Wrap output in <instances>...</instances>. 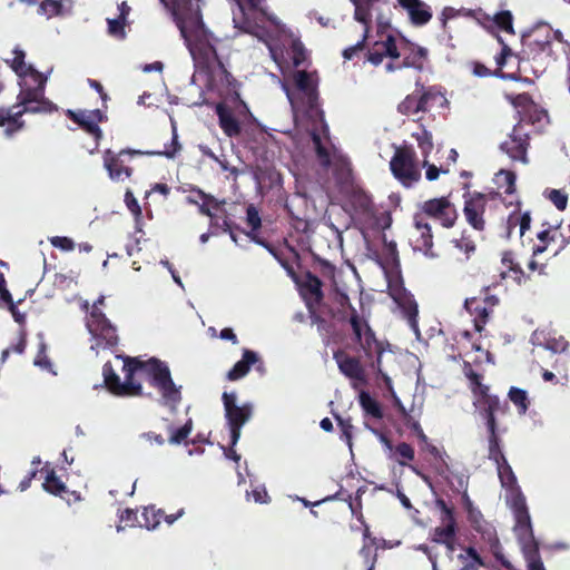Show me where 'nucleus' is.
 <instances>
[{"instance_id": "1", "label": "nucleus", "mask_w": 570, "mask_h": 570, "mask_svg": "<svg viewBox=\"0 0 570 570\" xmlns=\"http://www.w3.org/2000/svg\"><path fill=\"white\" fill-rule=\"evenodd\" d=\"M160 2L170 11L196 65L207 72L218 69L225 82L233 86L236 79L218 56L217 46L220 40L204 23L200 0H160Z\"/></svg>"}, {"instance_id": "2", "label": "nucleus", "mask_w": 570, "mask_h": 570, "mask_svg": "<svg viewBox=\"0 0 570 570\" xmlns=\"http://www.w3.org/2000/svg\"><path fill=\"white\" fill-rule=\"evenodd\" d=\"M119 357L124 360L122 372L125 381L121 382V384L128 383L136 387L132 390V393L126 395V397L142 395V385L134 379L136 372L142 371L147 374L149 384L159 391L163 404L168 406L171 411L177 410L181 401L180 386H177L173 381L170 370L166 363L158 358L140 361L130 356Z\"/></svg>"}, {"instance_id": "3", "label": "nucleus", "mask_w": 570, "mask_h": 570, "mask_svg": "<svg viewBox=\"0 0 570 570\" xmlns=\"http://www.w3.org/2000/svg\"><path fill=\"white\" fill-rule=\"evenodd\" d=\"M385 57L392 59V61L385 66L389 72L405 68L422 71L424 69V62L428 59V50L407 40H404V46L399 48L394 36L386 35L384 39L375 41L367 49L366 53L367 61L373 66L381 65Z\"/></svg>"}, {"instance_id": "4", "label": "nucleus", "mask_w": 570, "mask_h": 570, "mask_svg": "<svg viewBox=\"0 0 570 570\" xmlns=\"http://www.w3.org/2000/svg\"><path fill=\"white\" fill-rule=\"evenodd\" d=\"M337 302L342 307L347 306L351 309L348 322L355 336V341L360 344L365 356L372 360L371 367L383 380L385 385L392 390V380L383 372L382 368V355L385 352L383 343L376 338L375 333L370 327L367 321L361 317L357 311L351 305L347 294L340 293Z\"/></svg>"}, {"instance_id": "5", "label": "nucleus", "mask_w": 570, "mask_h": 570, "mask_svg": "<svg viewBox=\"0 0 570 570\" xmlns=\"http://www.w3.org/2000/svg\"><path fill=\"white\" fill-rule=\"evenodd\" d=\"M558 55L549 40V32L544 33L540 28L534 29L522 43V50L518 52L519 69L528 63L534 76L542 75L554 62Z\"/></svg>"}, {"instance_id": "6", "label": "nucleus", "mask_w": 570, "mask_h": 570, "mask_svg": "<svg viewBox=\"0 0 570 570\" xmlns=\"http://www.w3.org/2000/svg\"><path fill=\"white\" fill-rule=\"evenodd\" d=\"M180 148L181 147L178 142V136L176 129L174 128L171 141L169 145L166 144L163 150L146 151L145 154L173 158L180 150ZM142 154V151L134 149H122L119 153H114L112 150L107 149L104 153V166L112 180H124L125 178H130L134 173V168L130 166L134 157Z\"/></svg>"}, {"instance_id": "7", "label": "nucleus", "mask_w": 570, "mask_h": 570, "mask_svg": "<svg viewBox=\"0 0 570 570\" xmlns=\"http://www.w3.org/2000/svg\"><path fill=\"white\" fill-rule=\"evenodd\" d=\"M511 509L515 519L513 531L519 543L521 544L527 564L542 561L539 552V543L537 542L533 534L525 497L520 490H518V492L512 498Z\"/></svg>"}, {"instance_id": "8", "label": "nucleus", "mask_w": 570, "mask_h": 570, "mask_svg": "<svg viewBox=\"0 0 570 570\" xmlns=\"http://www.w3.org/2000/svg\"><path fill=\"white\" fill-rule=\"evenodd\" d=\"M390 170L397 181L411 188L421 180L417 156L411 145L396 146L390 160Z\"/></svg>"}, {"instance_id": "9", "label": "nucleus", "mask_w": 570, "mask_h": 570, "mask_svg": "<svg viewBox=\"0 0 570 570\" xmlns=\"http://www.w3.org/2000/svg\"><path fill=\"white\" fill-rule=\"evenodd\" d=\"M413 217L422 222L429 219L439 223L444 228H452L458 219V212L449 197H435L421 203Z\"/></svg>"}, {"instance_id": "10", "label": "nucleus", "mask_w": 570, "mask_h": 570, "mask_svg": "<svg viewBox=\"0 0 570 570\" xmlns=\"http://www.w3.org/2000/svg\"><path fill=\"white\" fill-rule=\"evenodd\" d=\"M236 399L237 396L234 392H224L222 395L225 419L229 429L230 443L233 446L239 441L242 429L252 419L254 412L252 403L246 402L242 405H237Z\"/></svg>"}, {"instance_id": "11", "label": "nucleus", "mask_w": 570, "mask_h": 570, "mask_svg": "<svg viewBox=\"0 0 570 570\" xmlns=\"http://www.w3.org/2000/svg\"><path fill=\"white\" fill-rule=\"evenodd\" d=\"M294 83L302 95V102L305 107V114L314 121L324 122V111L318 102V79L316 73L305 70H297L294 73Z\"/></svg>"}, {"instance_id": "12", "label": "nucleus", "mask_w": 570, "mask_h": 570, "mask_svg": "<svg viewBox=\"0 0 570 570\" xmlns=\"http://www.w3.org/2000/svg\"><path fill=\"white\" fill-rule=\"evenodd\" d=\"M86 327L94 340L92 350H110L118 345L117 327L104 312H89Z\"/></svg>"}, {"instance_id": "13", "label": "nucleus", "mask_w": 570, "mask_h": 570, "mask_svg": "<svg viewBox=\"0 0 570 570\" xmlns=\"http://www.w3.org/2000/svg\"><path fill=\"white\" fill-rule=\"evenodd\" d=\"M444 99L433 87L425 88L416 82L415 90L407 95L397 106V111L404 116H414L426 112L436 100Z\"/></svg>"}, {"instance_id": "14", "label": "nucleus", "mask_w": 570, "mask_h": 570, "mask_svg": "<svg viewBox=\"0 0 570 570\" xmlns=\"http://www.w3.org/2000/svg\"><path fill=\"white\" fill-rule=\"evenodd\" d=\"M530 147V134L523 121L513 126L505 140L500 144V150L512 161L527 165L529 163L528 149Z\"/></svg>"}, {"instance_id": "15", "label": "nucleus", "mask_w": 570, "mask_h": 570, "mask_svg": "<svg viewBox=\"0 0 570 570\" xmlns=\"http://www.w3.org/2000/svg\"><path fill=\"white\" fill-rule=\"evenodd\" d=\"M501 200L500 193L492 191L489 194L474 193L469 195L464 200L463 214L466 222L479 232L484 230L485 220L484 213L490 202L499 203Z\"/></svg>"}, {"instance_id": "16", "label": "nucleus", "mask_w": 570, "mask_h": 570, "mask_svg": "<svg viewBox=\"0 0 570 570\" xmlns=\"http://www.w3.org/2000/svg\"><path fill=\"white\" fill-rule=\"evenodd\" d=\"M333 358L335 360L340 372L347 379L360 385H365L367 383L365 370L360 358L351 356L343 350L334 351ZM354 386H356V384H354Z\"/></svg>"}, {"instance_id": "17", "label": "nucleus", "mask_w": 570, "mask_h": 570, "mask_svg": "<svg viewBox=\"0 0 570 570\" xmlns=\"http://www.w3.org/2000/svg\"><path fill=\"white\" fill-rule=\"evenodd\" d=\"M413 225L415 228V235L412 239L413 249L415 252H421L429 258L439 257V253L435 252L433 247V234L430 223L422 222L421 218L417 219L413 217Z\"/></svg>"}, {"instance_id": "18", "label": "nucleus", "mask_w": 570, "mask_h": 570, "mask_svg": "<svg viewBox=\"0 0 570 570\" xmlns=\"http://www.w3.org/2000/svg\"><path fill=\"white\" fill-rule=\"evenodd\" d=\"M41 472L46 473V478L42 483V488L46 492L60 497L61 499H66L68 502H76L80 500V494L77 491L68 490L65 482L56 474L53 469L49 468L48 464L41 469Z\"/></svg>"}, {"instance_id": "19", "label": "nucleus", "mask_w": 570, "mask_h": 570, "mask_svg": "<svg viewBox=\"0 0 570 570\" xmlns=\"http://www.w3.org/2000/svg\"><path fill=\"white\" fill-rule=\"evenodd\" d=\"M397 4L407 13L414 27H423L432 19L431 7L422 0H396Z\"/></svg>"}, {"instance_id": "20", "label": "nucleus", "mask_w": 570, "mask_h": 570, "mask_svg": "<svg viewBox=\"0 0 570 570\" xmlns=\"http://www.w3.org/2000/svg\"><path fill=\"white\" fill-rule=\"evenodd\" d=\"M69 118L79 125L86 132L99 140L102 136L99 122L102 121L104 115L99 109L90 111H69Z\"/></svg>"}, {"instance_id": "21", "label": "nucleus", "mask_w": 570, "mask_h": 570, "mask_svg": "<svg viewBox=\"0 0 570 570\" xmlns=\"http://www.w3.org/2000/svg\"><path fill=\"white\" fill-rule=\"evenodd\" d=\"M256 364L257 371H264V364L258 354L252 350L245 348L242 358L227 372L226 379L228 381H238L248 374L250 366Z\"/></svg>"}, {"instance_id": "22", "label": "nucleus", "mask_w": 570, "mask_h": 570, "mask_svg": "<svg viewBox=\"0 0 570 570\" xmlns=\"http://www.w3.org/2000/svg\"><path fill=\"white\" fill-rule=\"evenodd\" d=\"M501 264L504 267L501 272L502 278H511L519 286L530 281V274L523 271L512 250H504L501 254Z\"/></svg>"}, {"instance_id": "23", "label": "nucleus", "mask_w": 570, "mask_h": 570, "mask_svg": "<svg viewBox=\"0 0 570 570\" xmlns=\"http://www.w3.org/2000/svg\"><path fill=\"white\" fill-rule=\"evenodd\" d=\"M322 285V281L316 275L311 272L305 273L303 281L299 283V288L308 309L313 308V304H321L323 301Z\"/></svg>"}, {"instance_id": "24", "label": "nucleus", "mask_w": 570, "mask_h": 570, "mask_svg": "<svg viewBox=\"0 0 570 570\" xmlns=\"http://www.w3.org/2000/svg\"><path fill=\"white\" fill-rule=\"evenodd\" d=\"M32 71L35 72V75L29 77L35 82V86L22 88L17 97V100H19L21 105H28L30 102H37L38 100L47 99L45 97L47 77H45L38 70Z\"/></svg>"}, {"instance_id": "25", "label": "nucleus", "mask_w": 570, "mask_h": 570, "mask_svg": "<svg viewBox=\"0 0 570 570\" xmlns=\"http://www.w3.org/2000/svg\"><path fill=\"white\" fill-rule=\"evenodd\" d=\"M104 385L115 396L126 397L135 389L130 384H121L119 375L115 372L110 362L102 366Z\"/></svg>"}, {"instance_id": "26", "label": "nucleus", "mask_w": 570, "mask_h": 570, "mask_svg": "<svg viewBox=\"0 0 570 570\" xmlns=\"http://www.w3.org/2000/svg\"><path fill=\"white\" fill-rule=\"evenodd\" d=\"M215 111L219 127L227 137L233 138L240 135L242 126L229 107L220 102L217 104Z\"/></svg>"}, {"instance_id": "27", "label": "nucleus", "mask_w": 570, "mask_h": 570, "mask_svg": "<svg viewBox=\"0 0 570 570\" xmlns=\"http://www.w3.org/2000/svg\"><path fill=\"white\" fill-rule=\"evenodd\" d=\"M464 307L473 316L475 331L481 333L491 315L487 303L481 301V297H471L465 299Z\"/></svg>"}, {"instance_id": "28", "label": "nucleus", "mask_w": 570, "mask_h": 570, "mask_svg": "<svg viewBox=\"0 0 570 570\" xmlns=\"http://www.w3.org/2000/svg\"><path fill=\"white\" fill-rule=\"evenodd\" d=\"M463 373L469 380V387L476 401L492 396L489 393L490 387L483 383V375L475 372L469 362H464Z\"/></svg>"}, {"instance_id": "29", "label": "nucleus", "mask_w": 570, "mask_h": 570, "mask_svg": "<svg viewBox=\"0 0 570 570\" xmlns=\"http://www.w3.org/2000/svg\"><path fill=\"white\" fill-rule=\"evenodd\" d=\"M478 402L483 405L481 414L485 420L487 430L497 431L495 413L501 410L500 399L497 395H492Z\"/></svg>"}, {"instance_id": "30", "label": "nucleus", "mask_w": 570, "mask_h": 570, "mask_svg": "<svg viewBox=\"0 0 570 570\" xmlns=\"http://www.w3.org/2000/svg\"><path fill=\"white\" fill-rule=\"evenodd\" d=\"M472 73L479 78L497 77L502 80H521V75L517 72H504L503 70H491L485 65L479 61L470 62Z\"/></svg>"}, {"instance_id": "31", "label": "nucleus", "mask_w": 570, "mask_h": 570, "mask_svg": "<svg viewBox=\"0 0 570 570\" xmlns=\"http://www.w3.org/2000/svg\"><path fill=\"white\" fill-rule=\"evenodd\" d=\"M4 135L12 137L26 127L24 120L10 116V108L0 107V127L6 126Z\"/></svg>"}, {"instance_id": "32", "label": "nucleus", "mask_w": 570, "mask_h": 570, "mask_svg": "<svg viewBox=\"0 0 570 570\" xmlns=\"http://www.w3.org/2000/svg\"><path fill=\"white\" fill-rule=\"evenodd\" d=\"M354 7V19L361 23H365L370 20L371 11L375 3L382 2L387 4L389 0H350Z\"/></svg>"}, {"instance_id": "33", "label": "nucleus", "mask_w": 570, "mask_h": 570, "mask_svg": "<svg viewBox=\"0 0 570 570\" xmlns=\"http://www.w3.org/2000/svg\"><path fill=\"white\" fill-rule=\"evenodd\" d=\"M517 175L512 170L501 169L495 174L494 184L499 190H503L507 195L515 193Z\"/></svg>"}, {"instance_id": "34", "label": "nucleus", "mask_w": 570, "mask_h": 570, "mask_svg": "<svg viewBox=\"0 0 570 570\" xmlns=\"http://www.w3.org/2000/svg\"><path fill=\"white\" fill-rule=\"evenodd\" d=\"M442 525L434 529L433 541L436 543L446 542L449 539L456 538V520L442 519Z\"/></svg>"}, {"instance_id": "35", "label": "nucleus", "mask_w": 570, "mask_h": 570, "mask_svg": "<svg viewBox=\"0 0 570 570\" xmlns=\"http://www.w3.org/2000/svg\"><path fill=\"white\" fill-rule=\"evenodd\" d=\"M14 58L12 59L10 67L20 78H26L35 75L32 70H36L31 65H27L24 61L26 53L20 48H14Z\"/></svg>"}, {"instance_id": "36", "label": "nucleus", "mask_w": 570, "mask_h": 570, "mask_svg": "<svg viewBox=\"0 0 570 570\" xmlns=\"http://www.w3.org/2000/svg\"><path fill=\"white\" fill-rule=\"evenodd\" d=\"M488 458L489 460L493 461L494 463H505V456L501 449V439L499 436L498 430L497 431H488Z\"/></svg>"}, {"instance_id": "37", "label": "nucleus", "mask_w": 570, "mask_h": 570, "mask_svg": "<svg viewBox=\"0 0 570 570\" xmlns=\"http://www.w3.org/2000/svg\"><path fill=\"white\" fill-rule=\"evenodd\" d=\"M358 401L364 412L374 419L381 420L384 415L381 404L370 393L362 391Z\"/></svg>"}, {"instance_id": "38", "label": "nucleus", "mask_w": 570, "mask_h": 570, "mask_svg": "<svg viewBox=\"0 0 570 570\" xmlns=\"http://www.w3.org/2000/svg\"><path fill=\"white\" fill-rule=\"evenodd\" d=\"M509 400L515 405L520 415H524L530 406V400L525 390L512 386L508 392Z\"/></svg>"}, {"instance_id": "39", "label": "nucleus", "mask_w": 570, "mask_h": 570, "mask_svg": "<svg viewBox=\"0 0 570 570\" xmlns=\"http://www.w3.org/2000/svg\"><path fill=\"white\" fill-rule=\"evenodd\" d=\"M311 137H312V141L314 145L316 158H317L320 165L324 169H328L332 165V158H331L330 150L323 145L321 136L316 131H313Z\"/></svg>"}, {"instance_id": "40", "label": "nucleus", "mask_w": 570, "mask_h": 570, "mask_svg": "<svg viewBox=\"0 0 570 570\" xmlns=\"http://www.w3.org/2000/svg\"><path fill=\"white\" fill-rule=\"evenodd\" d=\"M309 311V318L313 324L317 326V332L323 337L324 343L327 345L330 343V336L333 333L334 325L322 317L318 313H316L313 308Z\"/></svg>"}, {"instance_id": "41", "label": "nucleus", "mask_w": 570, "mask_h": 570, "mask_svg": "<svg viewBox=\"0 0 570 570\" xmlns=\"http://www.w3.org/2000/svg\"><path fill=\"white\" fill-rule=\"evenodd\" d=\"M557 233L558 232L556 228H548V229L539 232L537 234L539 244H537L532 247L533 256H539L542 253H544L548 249V246L551 243L556 242Z\"/></svg>"}, {"instance_id": "42", "label": "nucleus", "mask_w": 570, "mask_h": 570, "mask_svg": "<svg viewBox=\"0 0 570 570\" xmlns=\"http://www.w3.org/2000/svg\"><path fill=\"white\" fill-rule=\"evenodd\" d=\"M412 137L416 140L423 158H428L434 147L432 134L422 127L420 131L413 132Z\"/></svg>"}, {"instance_id": "43", "label": "nucleus", "mask_w": 570, "mask_h": 570, "mask_svg": "<svg viewBox=\"0 0 570 570\" xmlns=\"http://www.w3.org/2000/svg\"><path fill=\"white\" fill-rule=\"evenodd\" d=\"M372 22V14L370 16V20L364 24V32L362 39L357 41L355 45L350 46L343 50V57L345 60H352L358 52L363 51L366 47V40L368 38L370 27Z\"/></svg>"}, {"instance_id": "44", "label": "nucleus", "mask_w": 570, "mask_h": 570, "mask_svg": "<svg viewBox=\"0 0 570 570\" xmlns=\"http://www.w3.org/2000/svg\"><path fill=\"white\" fill-rule=\"evenodd\" d=\"M452 244L455 248L465 254L466 259H469L476 250V244L466 230H463L459 238H454Z\"/></svg>"}, {"instance_id": "45", "label": "nucleus", "mask_w": 570, "mask_h": 570, "mask_svg": "<svg viewBox=\"0 0 570 570\" xmlns=\"http://www.w3.org/2000/svg\"><path fill=\"white\" fill-rule=\"evenodd\" d=\"M193 191L196 193L198 198L203 202L202 204L198 203L197 205L199 213L213 218L214 214L212 212V207L217 209L219 206L216 199L213 196L205 194L202 189L197 188L193 189Z\"/></svg>"}, {"instance_id": "46", "label": "nucleus", "mask_w": 570, "mask_h": 570, "mask_svg": "<svg viewBox=\"0 0 570 570\" xmlns=\"http://www.w3.org/2000/svg\"><path fill=\"white\" fill-rule=\"evenodd\" d=\"M159 514H164L161 509H156L154 505L146 507L141 513L142 522L140 527H146L148 530L155 529L159 525Z\"/></svg>"}, {"instance_id": "47", "label": "nucleus", "mask_w": 570, "mask_h": 570, "mask_svg": "<svg viewBox=\"0 0 570 570\" xmlns=\"http://www.w3.org/2000/svg\"><path fill=\"white\" fill-rule=\"evenodd\" d=\"M394 455L397 463L402 466H405L409 464V462L414 460L415 452L411 444L401 442L394 448Z\"/></svg>"}, {"instance_id": "48", "label": "nucleus", "mask_w": 570, "mask_h": 570, "mask_svg": "<svg viewBox=\"0 0 570 570\" xmlns=\"http://www.w3.org/2000/svg\"><path fill=\"white\" fill-rule=\"evenodd\" d=\"M495 465L502 485L511 489L517 487V476L508 461L505 460V463H495Z\"/></svg>"}, {"instance_id": "49", "label": "nucleus", "mask_w": 570, "mask_h": 570, "mask_svg": "<svg viewBox=\"0 0 570 570\" xmlns=\"http://www.w3.org/2000/svg\"><path fill=\"white\" fill-rule=\"evenodd\" d=\"M399 409H400V412L402 413L403 417H404V421H405V424L409 429H411L414 434L417 436V439L423 442V443H426L428 442V436L426 434L424 433L421 424L415 421L405 410V407L399 403Z\"/></svg>"}, {"instance_id": "50", "label": "nucleus", "mask_w": 570, "mask_h": 570, "mask_svg": "<svg viewBox=\"0 0 570 570\" xmlns=\"http://www.w3.org/2000/svg\"><path fill=\"white\" fill-rule=\"evenodd\" d=\"M553 357L552 368L559 375V377L567 382L568 381V368L570 363V355H551Z\"/></svg>"}, {"instance_id": "51", "label": "nucleus", "mask_w": 570, "mask_h": 570, "mask_svg": "<svg viewBox=\"0 0 570 570\" xmlns=\"http://www.w3.org/2000/svg\"><path fill=\"white\" fill-rule=\"evenodd\" d=\"M498 40L501 43V50L498 55L494 56V60L497 63L495 70H503V67L507 65L509 58H517L518 52H513V50L502 40L500 36H498Z\"/></svg>"}, {"instance_id": "52", "label": "nucleus", "mask_w": 570, "mask_h": 570, "mask_svg": "<svg viewBox=\"0 0 570 570\" xmlns=\"http://www.w3.org/2000/svg\"><path fill=\"white\" fill-rule=\"evenodd\" d=\"M546 347L552 352L551 355H569L566 353L569 347V342L563 336L547 338Z\"/></svg>"}, {"instance_id": "53", "label": "nucleus", "mask_w": 570, "mask_h": 570, "mask_svg": "<svg viewBox=\"0 0 570 570\" xmlns=\"http://www.w3.org/2000/svg\"><path fill=\"white\" fill-rule=\"evenodd\" d=\"M494 23L497 24V27L500 30L505 31V32L511 33V35H514L513 17H512V13L510 11L504 10V11L498 12L494 16Z\"/></svg>"}, {"instance_id": "54", "label": "nucleus", "mask_w": 570, "mask_h": 570, "mask_svg": "<svg viewBox=\"0 0 570 570\" xmlns=\"http://www.w3.org/2000/svg\"><path fill=\"white\" fill-rule=\"evenodd\" d=\"M256 243L264 246L279 262V264L284 267V269L293 279H297L293 265L288 263L286 259H283L278 255L277 250L268 242L264 239H256Z\"/></svg>"}, {"instance_id": "55", "label": "nucleus", "mask_w": 570, "mask_h": 570, "mask_svg": "<svg viewBox=\"0 0 570 570\" xmlns=\"http://www.w3.org/2000/svg\"><path fill=\"white\" fill-rule=\"evenodd\" d=\"M547 198L556 206L559 210H564L568 206V194L562 189H550L547 190Z\"/></svg>"}, {"instance_id": "56", "label": "nucleus", "mask_w": 570, "mask_h": 570, "mask_svg": "<svg viewBox=\"0 0 570 570\" xmlns=\"http://www.w3.org/2000/svg\"><path fill=\"white\" fill-rule=\"evenodd\" d=\"M29 114H51L57 110V106L49 99L38 100L27 105Z\"/></svg>"}, {"instance_id": "57", "label": "nucleus", "mask_w": 570, "mask_h": 570, "mask_svg": "<svg viewBox=\"0 0 570 570\" xmlns=\"http://www.w3.org/2000/svg\"><path fill=\"white\" fill-rule=\"evenodd\" d=\"M108 33L116 39L124 40L126 38V21L122 19H107Z\"/></svg>"}, {"instance_id": "58", "label": "nucleus", "mask_w": 570, "mask_h": 570, "mask_svg": "<svg viewBox=\"0 0 570 570\" xmlns=\"http://www.w3.org/2000/svg\"><path fill=\"white\" fill-rule=\"evenodd\" d=\"M62 10V3L57 0H43L39 6V13L51 18L60 14Z\"/></svg>"}, {"instance_id": "59", "label": "nucleus", "mask_w": 570, "mask_h": 570, "mask_svg": "<svg viewBox=\"0 0 570 570\" xmlns=\"http://www.w3.org/2000/svg\"><path fill=\"white\" fill-rule=\"evenodd\" d=\"M193 429V422L189 419L181 428L176 429L173 431L169 443L171 444H180L183 441H185L188 435L190 434Z\"/></svg>"}, {"instance_id": "60", "label": "nucleus", "mask_w": 570, "mask_h": 570, "mask_svg": "<svg viewBox=\"0 0 570 570\" xmlns=\"http://www.w3.org/2000/svg\"><path fill=\"white\" fill-rule=\"evenodd\" d=\"M422 166L426 169L425 170V177L429 181L436 180L440 176V174H448L450 170L449 168H444L443 166L438 167L434 164H431L428 158H423Z\"/></svg>"}, {"instance_id": "61", "label": "nucleus", "mask_w": 570, "mask_h": 570, "mask_svg": "<svg viewBox=\"0 0 570 570\" xmlns=\"http://www.w3.org/2000/svg\"><path fill=\"white\" fill-rule=\"evenodd\" d=\"M26 346H27L26 334L21 333L20 337H19V341L14 345H12V346H10V347H8V348L2 351L1 361L6 362L7 358L9 357V355L11 354V352H14V353H18V354H22L24 352V350H26Z\"/></svg>"}, {"instance_id": "62", "label": "nucleus", "mask_w": 570, "mask_h": 570, "mask_svg": "<svg viewBox=\"0 0 570 570\" xmlns=\"http://www.w3.org/2000/svg\"><path fill=\"white\" fill-rule=\"evenodd\" d=\"M246 220L252 230H257L262 226L259 213L252 204L246 208Z\"/></svg>"}, {"instance_id": "63", "label": "nucleus", "mask_w": 570, "mask_h": 570, "mask_svg": "<svg viewBox=\"0 0 570 570\" xmlns=\"http://www.w3.org/2000/svg\"><path fill=\"white\" fill-rule=\"evenodd\" d=\"M49 240L53 247L63 252H70L75 248V242L66 236H53Z\"/></svg>"}, {"instance_id": "64", "label": "nucleus", "mask_w": 570, "mask_h": 570, "mask_svg": "<svg viewBox=\"0 0 570 570\" xmlns=\"http://www.w3.org/2000/svg\"><path fill=\"white\" fill-rule=\"evenodd\" d=\"M370 546H371L370 543H364L363 547L360 550V554L365 560L366 570H374L375 563L377 561V554L376 553H374L373 556L371 554V547Z\"/></svg>"}]
</instances>
